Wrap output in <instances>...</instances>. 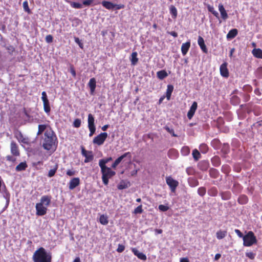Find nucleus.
<instances>
[{"label": "nucleus", "instance_id": "dca6fc26", "mask_svg": "<svg viewBox=\"0 0 262 262\" xmlns=\"http://www.w3.org/2000/svg\"><path fill=\"white\" fill-rule=\"evenodd\" d=\"M52 197L51 195H43L41 197L40 200V203L45 205V206H49L51 203Z\"/></svg>", "mask_w": 262, "mask_h": 262}, {"label": "nucleus", "instance_id": "de8ad7c7", "mask_svg": "<svg viewBox=\"0 0 262 262\" xmlns=\"http://www.w3.org/2000/svg\"><path fill=\"white\" fill-rule=\"evenodd\" d=\"M38 127V129L37 133V135L38 136L41 134L43 133V132H44V130L46 129L47 127V126L45 124H39Z\"/></svg>", "mask_w": 262, "mask_h": 262}, {"label": "nucleus", "instance_id": "9b49d317", "mask_svg": "<svg viewBox=\"0 0 262 262\" xmlns=\"http://www.w3.org/2000/svg\"><path fill=\"white\" fill-rule=\"evenodd\" d=\"M81 153L82 156L85 157V163L90 162L94 159V156L92 151L86 150L83 147H82Z\"/></svg>", "mask_w": 262, "mask_h": 262}, {"label": "nucleus", "instance_id": "680f3d73", "mask_svg": "<svg viewBox=\"0 0 262 262\" xmlns=\"http://www.w3.org/2000/svg\"><path fill=\"white\" fill-rule=\"evenodd\" d=\"M41 99L42 101L48 100L47 93L45 91H43L41 93Z\"/></svg>", "mask_w": 262, "mask_h": 262}, {"label": "nucleus", "instance_id": "6e6552de", "mask_svg": "<svg viewBox=\"0 0 262 262\" xmlns=\"http://www.w3.org/2000/svg\"><path fill=\"white\" fill-rule=\"evenodd\" d=\"M14 136L15 138L19 143L26 145L30 144V143L29 139L28 137H24L20 131L17 130L16 133H14Z\"/></svg>", "mask_w": 262, "mask_h": 262}, {"label": "nucleus", "instance_id": "338daca9", "mask_svg": "<svg viewBox=\"0 0 262 262\" xmlns=\"http://www.w3.org/2000/svg\"><path fill=\"white\" fill-rule=\"evenodd\" d=\"M139 170V169H134V170H133L130 174H131V176H136L137 173H138V171Z\"/></svg>", "mask_w": 262, "mask_h": 262}, {"label": "nucleus", "instance_id": "bb28decb", "mask_svg": "<svg viewBox=\"0 0 262 262\" xmlns=\"http://www.w3.org/2000/svg\"><path fill=\"white\" fill-rule=\"evenodd\" d=\"M130 186V183L129 182H126L124 181H121L120 183L118 185L117 188L119 190H122L128 188Z\"/></svg>", "mask_w": 262, "mask_h": 262}, {"label": "nucleus", "instance_id": "f704fd0d", "mask_svg": "<svg viewBox=\"0 0 262 262\" xmlns=\"http://www.w3.org/2000/svg\"><path fill=\"white\" fill-rule=\"evenodd\" d=\"M211 163L212 164L215 166L217 167L220 166L221 164V159L218 156H214L211 159Z\"/></svg>", "mask_w": 262, "mask_h": 262}, {"label": "nucleus", "instance_id": "c9c22d12", "mask_svg": "<svg viewBox=\"0 0 262 262\" xmlns=\"http://www.w3.org/2000/svg\"><path fill=\"white\" fill-rule=\"evenodd\" d=\"M157 76L159 79L163 80L168 76V74L165 70H161L157 73Z\"/></svg>", "mask_w": 262, "mask_h": 262}, {"label": "nucleus", "instance_id": "0e129e2a", "mask_svg": "<svg viewBox=\"0 0 262 262\" xmlns=\"http://www.w3.org/2000/svg\"><path fill=\"white\" fill-rule=\"evenodd\" d=\"M70 72L74 77H76V71L73 66H71L70 67Z\"/></svg>", "mask_w": 262, "mask_h": 262}, {"label": "nucleus", "instance_id": "69168bd1", "mask_svg": "<svg viewBox=\"0 0 262 262\" xmlns=\"http://www.w3.org/2000/svg\"><path fill=\"white\" fill-rule=\"evenodd\" d=\"M235 232L237 234V235L239 237H243L244 236L243 235V234L241 232V231L238 230V229H235Z\"/></svg>", "mask_w": 262, "mask_h": 262}, {"label": "nucleus", "instance_id": "ea45409f", "mask_svg": "<svg viewBox=\"0 0 262 262\" xmlns=\"http://www.w3.org/2000/svg\"><path fill=\"white\" fill-rule=\"evenodd\" d=\"M216 237L218 239H221L224 238L226 235H227V231H222V230H219L217 231L216 233Z\"/></svg>", "mask_w": 262, "mask_h": 262}, {"label": "nucleus", "instance_id": "5fc2aeb1", "mask_svg": "<svg viewBox=\"0 0 262 262\" xmlns=\"http://www.w3.org/2000/svg\"><path fill=\"white\" fill-rule=\"evenodd\" d=\"M6 49L8 53L10 55H12L13 52L15 51V48L12 46H9L6 47Z\"/></svg>", "mask_w": 262, "mask_h": 262}, {"label": "nucleus", "instance_id": "412c9836", "mask_svg": "<svg viewBox=\"0 0 262 262\" xmlns=\"http://www.w3.org/2000/svg\"><path fill=\"white\" fill-rule=\"evenodd\" d=\"M190 41H188L185 43H182L181 46V52L183 55L184 56L187 53L190 47Z\"/></svg>", "mask_w": 262, "mask_h": 262}, {"label": "nucleus", "instance_id": "aec40b11", "mask_svg": "<svg viewBox=\"0 0 262 262\" xmlns=\"http://www.w3.org/2000/svg\"><path fill=\"white\" fill-rule=\"evenodd\" d=\"M219 10L221 13L222 18L223 20H226L228 18V15L224 7V6L222 4H220L219 5Z\"/></svg>", "mask_w": 262, "mask_h": 262}, {"label": "nucleus", "instance_id": "393cba45", "mask_svg": "<svg viewBox=\"0 0 262 262\" xmlns=\"http://www.w3.org/2000/svg\"><path fill=\"white\" fill-rule=\"evenodd\" d=\"M28 165L26 162H23L20 163L15 167V170L16 171H21L26 170L27 168Z\"/></svg>", "mask_w": 262, "mask_h": 262}, {"label": "nucleus", "instance_id": "79ce46f5", "mask_svg": "<svg viewBox=\"0 0 262 262\" xmlns=\"http://www.w3.org/2000/svg\"><path fill=\"white\" fill-rule=\"evenodd\" d=\"M68 3H70L71 6L72 8L75 9H81L82 8V5L77 2L68 1Z\"/></svg>", "mask_w": 262, "mask_h": 262}, {"label": "nucleus", "instance_id": "4468645a", "mask_svg": "<svg viewBox=\"0 0 262 262\" xmlns=\"http://www.w3.org/2000/svg\"><path fill=\"white\" fill-rule=\"evenodd\" d=\"M197 107H198V103L194 101L192 103V104L187 113V117L189 120L191 119L193 117V116L197 109Z\"/></svg>", "mask_w": 262, "mask_h": 262}, {"label": "nucleus", "instance_id": "a18cd8bd", "mask_svg": "<svg viewBox=\"0 0 262 262\" xmlns=\"http://www.w3.org/2000/svg\"><path fill=\"white\" fill-rule=\"evenodd\" d=\"M207 9H208V10L211 12V13H212L216 17H219V13H217V11H216L213 7L212 6H210V5H208L207 6Z\"/></svg>", "mask_w": 262, "mask_h": 262}, {"label": "nucleus", "instance_id": "20e7f679", "mask_svg": "<svg viewBox=\"0 0 262 262\" xmlns=\"http://www.w3.org/2000/svg\"><path fill=\"white\" fill-rule=\"evenodd\" d=\"M102 173V180L105 185L108 184L109 179L116 174L115 171L107 167H100Z\"/></svg>", "mask_w": 262, "mask_h": 262}, {"label": "nucleus", "instance_id": "7c9ffc66", "mask_svg": "<svg viewBox=\"0 0 262 262\" xmlns=\"http://www.w3.org/2000/svg\"><path fill=\"white\" fill-rule=\"evenodd\" d=\"M58 168V165L57 163H55V165L53 166V168L51 169L48 172V176L49 178H51L53 177L55 173L56 172V171Z\"/></svg>", "mask_w": 262, "mask_h": 262}, {"label": "nucleus", "instance_id": "ddd939ff", "mask_svg": "<svg viewBox=\"0 0 262 262\" xmlns=\"http://www.w3.org/2000/svg\"><path fill=\"white\" fill-rule=\"evenodd\" d=\"M220 71L221 75L225 78L229 77V71L227 69V63L224 62L222 63L220 68Z\"/></svg>", "mask_w": 262, "mask_h": 262}, {"label": "nucleus", "instance_id": "f03ea898", "mask_svg": "<svg viewBox=\"0 0 262 262\" xmlns=\"http://www.w3.org/2000/svg\"><path fill=\"white\" fill-rule=\"evenodd\" d=\"M32 258L34 262H52V254L44 248L40 247L35 251Z\"/></svg>", "mask_w": 262, "mask_h": 262}, {"label": "nucleus", "instance_id": "cd10ccee", "mask_svg": "<svg viewBox=\"0 0 262 262\" xmlns=\"http://www.w3.org/2000/svg\"><path fill=\"white\" fill-rule=\"evenodd\" d=\"M169 11L170 13L171 14L172 17L173 19H175L177 18L178 15V11L177 8L174 5H170L169 7Z\"/></svg>", "mask_w": 262, "mask_h": 262}, {"label": "nucleus", "instance_id": "39448f33", "mask_svg": "<svg viewBox=\"0 0 262 262\" xmlns=\"http://www.w3.org/2000/svg\"><path fill=\"white\" fill-rule=\"evenodd\" d=\"M243 245L246 247H250L257 243V239L254 233L250 231L243 237Z\"/></svg>", "mask_w": 262, "mask_h": 262}, {"label": "nucleus", "instance_id": "6e6d98bb", "mask_svg": "<svg viewBox=\"0 0 262 262\" xmlns=\"http://www.w3.org/2000/svg\"><path fill=\"white\" fill-rule=\"evenodd\" d=\"M159 209L162 211H166L169 209V207L167 206L164 205H160L158 207Z\"/></svg>", "mask_w": 262, "mask_h": 262}, {"label": "nucleus", "instance_id": "4be33fe9", "mask_svg": "<svg viewBox=\"0 0 262 262\" xmlns=\"http://www.w3.org/2000/svg\"><path fill=\"white\" fill-rule=\"evenodd\" d=\"M198 166L200 170L206 171L209 167V163L208 161H202L198 164Z\"/></svg>", "mask_w": 262, "mask_h": 262}, {"label": "nucleus", "instance_id": "f8f14e48", "mask_svg": "<svg viewBox=\"0 0 262 262\" xmlns=\"http://www.w3.org/2000/svg\"><path fill=\"white\" fill-rule=\"evenodd\" d=\"M129 157V159L131 158V154L130 152H127L124 153L123 155H121L119 157H118L115 162L112 164V167L113 168H115L121 162V161L125 157Z\"/></svg>", "mask_w": 262, "mask_h": 262}, {"label": "nucleus", "instance_id": "9d476101", "mask_svg": "<svg viewBox=\"0 0 262 262\" xmlns=\"http://www.w3.org/2000/svg\"><path fill=\"white\" fill-rule=\"evenodd\" d=\"M167 184L169 186L172 192H174L176 188L179 185V182L172 179L171 177H168L166 178Z\"/></svg>", "mask_w": 262, "mask_h": 262}, {"label": "nucleus", "instance_id": "a878e982", "mask_svg": "<svg viewBox=\"0 0 262 262\" xmlns=\"http://www.w3.org/2000/svg\"><path fill=\"white\" fill-rule=\"evenodd\" d=\"M173 91V86L171 84H168L167 87L166 97L168 100L170 99L171 94Z\"/></svg>", "mask_w": 262, "mask_h": 262}, {"label": "nucleus", "instance_id": "c03bdc74", "mask_svg": "<svg viewBox=\"0 0 262 262\" xmlns=\"http://www.w3.org/2000/svg\"><path fill=\"white\" fill-rule=\"evenodd\" d=\"M193 158L195 161H198L201 158V154L200 152L196 149L192 151Z\"/></svg>", "mask_w": 262, "mask_h": 262}, {"label": "nucleus", "instance_id": "6ab92c4d", "mask_svg": "<svg viewBox=\"0 0 262 262\" xmlns=\"http://www.w3.org/2000/svg\"><path fill=\"white\" fill-rule=\"evenodd\" d=\"M88 86L90 89L91 94L93 95L96 87V81L95 78H92L90 79L88 83Z\"/></svg>", "mask_w": 262, "mask_h": 262}, {"label": "nucleus", "instance_id": "2f4dec72", "mask_svg": "<svg viewBox=\"0 0 262 262\" xmlns=\"http://www.w3.org/2000/svg\"><path fill=\"white\" fill-rule=\"evenodd\" d=\"M209 176L213 179H216L219 176V172L216 169L211 168L209 170Z\"/></svg>", "mask_w": 262, "mask_h": 262}, {"label": "nucleus", "instance_id": "1a4fd4ad", "mask_svg": "<svg viewBox=\"0 0 262 262\" xmlns=\"http://www.w3.org/2000/svg\"><path fill=\"white\" fill-rule=\"evenodd\" d=\"M36 214L38 216H43L47 213V207L41 204V203H36L35 206Z\"/></svg>", "mask_w": 262, "mask_h": 262}, {"label": "nucleus", "instance_id": "603ef678", "mask_svg": "<svg viewBox=\"0 0 262 262\" xmlns=\"http://www.w3.org/2000/svg\"><path fill=\"white\" fill-rule=\"evenodd\" d=\"M164 128L165 129L167 132H168L169 133H170L172 136L173 137H178V136L174 134V130L172 128H170L168 126H165L164 127Z\"/></svg>", "mask_w": 262, "mask_h": 262}, {"label": "nucleus", "instance_id": "c756f323", "mask_svg": "<svg viewBox=\"0 0 262 262\" xmlns=\"http://www.w3.org/2000/svg\"><path fill=\"white\" fill-rule=\"evenodd\" d=\"M252 53L254 57L262 59V50L260 49H254Z\"/></svg>", "mask_w": 262, "mask_h": 262}, {"label": "nucleus", "instance_id": "f257e3e1", "mask_svg": "<svg viewBox=\"0 0 262 262\" xmlns=\"http://www.w3.org/2000/svg\"><path fill=\"white\" fill-rule=\"evenodd\" d=\"M44 139L42 147L46 150H49L53 147L56 148L58 144L57 137L52 130H47L44 134Z\"/></svg>", "mask_w": 262, "mask_h": 262}, {"label": "nucleus", "instance_id": "864d4df0", "mask_svg": "<svg viewBox=\"0 0 262 262\" xmlns=\"http://www.w3.org/2000/svg\"><path fill=\"white\" fill-rule=\"evenodd\" d=\"M256 254L252 252H248L246 253V256L250 259H254L255 257Z\"/></svg>", "mask_w": 262, "mask_h": 262}, {"label": "nucleus", "instance_id": "bf43d9fd", "mask_svg": "<svg viewBox=\"0 0 262 262\" xmlns=\"http://www.w3.org/2000/svg\"><path fill=\"white\" fill-rule=\"evenodd\" d=\"M76 173V171L73 169H68L67 171L66 174L69 176H73L75 175Z\"/></svg>", "mask_w": 262, "mask_h": 262}, {"label": "nucleus", "instance_id": "5701e85b", "mask_svg": "<svg viewBox=\"0 0 262 262\" xmlns=\"http://www.w3.org/2000/svg\"><path fill=\"white\" fill-rule=\"evenodd\" d=\"M238 34V30L236 29L230 30L227 34L226 37L228 39H232L235 37Z\"/></svg>", "mask_w": 262, "mask_h": 262}, {"label": "nucleus", "instance_id": "37998d69", "mask_svg": "<svg viewBox=\"0 0 262 262\" xmlns=\"http://www.w3.org/2000/svg\"><path fill=\"white\" fill-rule=\"evenodd\" d=\"M199 149L203 154H206L208 150V147L207 144L203 143L200 145Z\"/></svg>", "mask_w": 262, "mask_h": 262}, {"label": "nucleus", "instance_id": "72a5a7b5", "mask_svg": "<svg viewBox=\"0 0 262 262\" xmlns=\"http://www.w3.org/2000/svg\"><path fill=\"white\" fill-rule=\"evenodd\" d=\"M112 160V157L107 158L105 159H100L99 161V165L100 167H107L106 164Z\"/></svg>", "mask_w": 262, "mask_h": 262}, {"label": "nucleus", "instance_id": "49530a36", "mask_svg": "<svg viewBox=\"0 0 262 262\" xmlns=\"http://www.w3.org/2000/svg\"><path fill=\"white\" fill-rule=\"evenodd\" d=\"M206 193V189L204 187H199L198 189V193L201 196H204Z\"/></svg>", "mask_w": 262, "mask_h": 262}, {"label": "nucleus", "instance_id": "f3484780", "mask_svg": "<svg viewBox=\"0 0 262 262\" xmlns=\"http://www.w3.org/2000/svg\"><path fill=\"white\" fill-rule=\"evenodd\" d=\"M132 251L136 255L139 259L146 260L147 259L146 256L145 254L142 252H139L137 249L135 248H132Z\"/></svg>", "mask_w": 262, "mask_h": 262}, {"label": "nucleus", "instance_id": "8fccbe9b", "mask_svg": "<svg viewBox=\"0 0 262 262\" xmlns=\"http://www.w3.org/2000/svg\"><path fill=\"white\" fill-rule=\"evenodd\" d=\"M143 210L142 209V205H140L134 209L133 213L136 214H140V213H142L143 212Z\"/></svg>", "mask_w": 262, "mask_h": 262}, {"label": "nucleus", "instance_id": "a211bd4d", "mask_svg": "<svg viewBox=\"0 0 262 262\" xmlns=\"http://www.w3.org/2000/svg\"><path fill=\"white\" fill-rule=\"evenodd\" d=\"M198 43L202 51L205 53H207L208 50L205 44L204 40L202 36H199L198 39Z\"/></svg>", "mask_w": 262, "mask_h": 262}, {"label": "nucleus", "instance_id": "774afa93", "mask_svg": "<svg viewBox=\"0 0 262 262\" xmlns=\"http://www.w3.org/2000/svg\"><path fill=\"white\" fill-rule=\"evenodd\" d=\"M169 34L173 36L174 37H177L178 36V33L175 31H171L168 33Z\"/></svg>", "mask_w": 262, "mask_h": 262}, {"label": "nucleus", "instance_id": "e433bc0d", "mask_svg": "<svg viewBox=\"0 0 262 262\" xmlns=\"http://www.w3.org/2000/svg\"><path fill=\"white\" fill-rule=\"evenodd\" d=\"M237 201L241 204H246L248 202V198L246 195L243 194L239 196Z\"/></svg>", "mask_w": 262, "mask_h": 262}, {"label": "nucleus", "instance_id": "2eb2a0df", "mask_svg": "<svg viewBox=\"0 0 262 262\" xmlns=\"http://www.w3.org/2000/svg\"><path fill=\"white\" fill-rule=\"evenodd\" d=\"M80 184V179L78 177L72 178L69 182V188L73 190Z\"/></svg>", "mask_w": 262, "mask_h": 262}, {"label": "nucleus", "instance_id": "58836bf2", "mask_svg": "<svg viewBox=\"0 0 262 262\" xmlns=\"http://www.w3.org/2000/svg\"><path fill=\"white\" fill-rule=\"evenodd\" d=\"M220 195L223 200H229L231 196V194L230 191L222 192L220 193Z\"/></svg>", "mask_w": 262, "mask_h": 262}, {"label": "nucleus", "instance_id": "a19ab883", "mask_svg": "<svg viewBox=\"0 0 262 262\" xmlns=\"http://www.w3.org/2000/svg\"><path fill=\"white\" fill-rule=\"evenodd\" d=\"M100 223L103 225H106L108 223L107 217L104 215H101L99 219Z\"/></svg>", "mask_w": 262, "mask_h": 262}, {"label": "nucleus", "instance_id": "c85d7f7f", "mask_svg": "<svg viewBox=\"0 0 262 262\" xmlns=\"http://www.w3.org/2000/svg\"><path fill=\"white\" fill-rule=\"evenodd\" d=\"M43 110L47 114H49L51 111V107L50 105V102L49 100H43Z\"/></svg>", "mask_w": 262, "mask_h": 262}, {"label": "nucleus", "instance_id": "052dcab7", "mask_svg": "<svg viewBox=\"0 0 262 262\" xmlns=\"http://www.w3.org/2000/svg\"><path fill=\"white\" fill-rule=\"evenodd\" d=\"M93 2V0H84L82 2V4L84 6H90Z\"/></svg>", "mask_w": 262, "mask_h": 262}, {"label": "nucleus", "instance_id": "3c124183", "mask_svg": "<svg viewBox=\"0 0 262 262\" xmlns=\"http://www.w3.org/2000/svg\"><path fill=\"white\" fill-rule=\"evenodd\" d=\"M81 123V120L80 119H76L73 122V125L76 128H78L80 126Z\"/></svg>", "mask_w": 262, "mask_h": 262}, {"label": "nucleus", "instance_id": "09e8293b", "mask_svg": "<svg viewBox=\"0 0 262 262\" xmlns=\"http://www.w3.org/2000/svg\"><path fill=\"white\" fill-rule=\"evenodd\" d=\"M24 9L25 12H27L28 14H31V11L29 7L28 3L27 1H25L23 3Z\"/></svg>", "mask_w": 262, "mask_h": 262}, {"label": "nucleus", "instance_id": "13d9d810", "mask_svg": "<svg viewBox=\"0 0 262 262\" xmlns=\"http://www.w3.org/2000/svg\"><path fill=\"white\" fill-rule=\"evenodd\" d=\"M45 40L47 43H51L53 40V36L51 35H48L46 36Z\"/></svg>", "mask_w": 262, "mask_h": 262}, {"label": "nucleus", "instance_id": "0eeeda50", "mask_svg": "<svg viewBox=\"0 0 262 262\" xmlns=\"http://www.w3.org/2000/svg\"><path fill=\"white\" fill-rule=\"evenodd\" d=\"M88 127L90 130L89 136H92L95 133L96 127L95 125V119L91 114L88 115Z\"/></svg>", "mask_w": 262, "mask_h": 262}, {"label": "nucleus", "instance_id": "4d7b16f0", "mask_svg": "<svg viewBox=\"0 0 262 262\" xmlns=\"http://www.w3.org/2000/svg\"><path fill=\"white\" fill-rule=\"evenodd\" d=\"M125 249V246L122 244H119L116 251L119 253L122 252Z\"/></svg>", "mask_w": 262, "mask_h": 262}, {"label": "nucleus", "instance_id": "4c0bfd02", "mask_svg": "<svg viewBox=\"0 0 262 262\" xmlns=\"http://www.w3.org/2000/svg\"><path fill=\"white\" fill-rule=\"evenodd\" d=\"M218 191L215 187H212L208 190V194L211 196H215L217 195Z\"/></svg>", "mask_w": 262, "mask_h": 262}, {"label": "nucleus", "instance_id": "b1692460", "mask_svg": "<svg viewBox=\"0 0 262 262\" xmlns=\"http://www.w3.org/2000/svg\"><path fill=\"white\" fill-rule=\"evenodd\" d=\"M101 4L104 8L108 10H112L115 8V4L111 2L104 1L102 2Z\"/></svg>", "mask_w": 262, "mask_h": 262}, {"label": "nucleus", "instance_id": "423d86ee", "mask_svg": "<svg viewBox=\"0 0 262 262\" xmlns=\"http://www.w3.org/2000/svg\"><path fill=\"white\" fill-rule=\"evenodd\" d=\"M108 135L106 132L101 133L97 136H96L93 140V143L94 144H96L97 145H102L106 138H107Z\"/></svg>", "mask_w": 262, "mask_h": 262}, {"label": "nucleus", "instance_id": "473e14b6", "mask_svg": "<svg viewBox=\"0 0 262 262\" xmlns=\"http://www.w3.org/2000/svg\"><path fill=\"white\" fill-rule=\"evenodd\" d=\"M137 52H134L131 54V58H130V61L132 65H136L138 61V58L137 57Z\"/></svg>", "mask_w": 262, "mask_h": 262}, {"label": "nucleus", "instance_id": "e2e57ef3", "mask_svg": "<svg viewBox=\"0 0 262 262\" xmlns=\"http://www.w3.org/2000/svg\"><path fill=\"white\" fill-rule=\"evenodd\" d=\"M125 6L123 4H115V8L117 10L123 9Z\"/></svg>", "mask_w": 262, "mask_h": 262}, {"label": "nucleus", "instance_id": "7ed1b4c3", "mask_svg": "<svg viewBox=\"0 0 262 262\" xmlns=\"http://www.w3.org/2000/svg\"><path fill=\"white\" fill-rule=\"evenodd\" d=\"M10 148L12 155H7L6 157V159L7 161L14 163L16 160L15 157H19L20 155L19 146L14 141H12L10 143Z\"/></svg>", "mask_w": 262, "mask_h": 262}]
</instances>
